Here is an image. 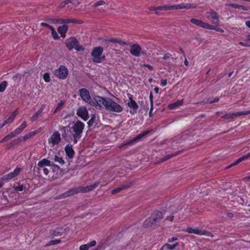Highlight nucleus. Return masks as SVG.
<instances>
[{"label":"nucleus","mask_w":250,"mask_h":250,"mask_svg":"<svg viewBox=\"0 0 250 250\" xmlns=\"http://www.w3.org/2000/svg\"><path fill=\"white\" fill-rule=\"evenodd\" d=\"M97 244V242L95 240H93L87 243L88 246L89 248L95 246Z\"/></svg>","instance_id":"4d7b16f0"},{"label":"nucleus","mask_w":250,"mask_h":250,"mask_svg":"<svg viewBox=\"0 0 250 250\" xmlns=\"http://www.w3.org/2000/svg\"><path fill=\"white\" fill-rule=\"evenodd\" d=\"M64 101H61L58 104L56 108H55V109L54 110V111L53 112V113L54 114L58 112V111L62 107V106L64 105Z\"/></svg>","instance_id":"79ce46f5"},{"label":"nucleus","mask_w":250,"mask_h":250,"mask_svg":"<svg viewBox=\"0 0 250 250\" xmlns=\"http://www.w3.org/2000/svg\"><path fill=\"white\" fill-rule=\"evenodd\" d=\"M89 249V247L87 244L82 245L79 247L80 250H88Z\"/></svg>","instance_id":"6e6d98bb"},{"label":"nucleus","mask_w":250,"mask_h":250,"mask_svg":"<svg viewBox=\"0 0 250 250\" xmlns=\"http://www.w3.org/2000/svg\"><path fill=\"white\" fill-rule=\"evenodd\" d=\"M106 42H112V43H118L121 45H127V44L124 41L119 40L117 38H112L105 40Z\"/></svg>","instance_id":"cd10ccee"},{"label":"nucleus","mask_w":250,"mask_h":250,"mask_svg":"<svg viewBox=\"0 0 250 250\" xmlns=\"http://www.w3.org/2000/svg\"><path fill=\"white\" fill-rule=\"evenodd\" d=\"M65 232V229L62 227L57 228L54 230H51L49 232L50 236L52 237H58L62 235Z\"/></svg>","instance_id":"aec40b11"},{"label":"nucleus","mask_w":250,"mask_h":250,"mask_svg":"<svg viewBox=\"0 0 250 250\" xmlns=\"http://www.w3.org/2000/svg\"><path fill=\"white\" fill-rule=\"evenodd\" d=\"M226 213L227 214V216L230 218H233L234 217V214L233 212H230L229 211H227L226 212Z\"/></svg>","instance_id":"680f3d73"},{"label":"nucleus","mask_w":250,"mask_h":250,"mask_svg":"<svg viewBox=\"0 0 250 250\" xmlns=\"http://www.w3.org/2000/svg\"><path fill=\"white\" fill-rule=\"evenodd\" d=\"M250 157V152L246 154V155L241 157L235 161L234 163L231 164L228 167H231L238 164L239 163L243 161L246 160Z\"/></svg>","instance_id":"393cba45"},{"label":"nucleus","mask_w":250,"mask_h":250,"mask_svg":"<svg viewBox=\"0 0 250 250\" xmlns=\"http://www.w3.org/2000/svg\"><path fill=\"white\" fill-rule=\"evenodd\" d=\"M51 166V162L49 160L44 158L42 159V160L40 161L38 163V171L39 172L41 170V168H43L45 167H49Z\"/></svg>","instance_id":"5701e85b"},{"label":"nucleus","mask_w":250,"mask_h":250,"mask_svg":"<svg viewBox=\"0 0 250 250\" xmlns=\"http://www.w3.org/2000/svg\"><path fill=\"white\" fill-rule=\"evenodd\" d=\"M239 44L244 47H250V44H249V43L248 42L247 39L245 40V42H239Z\"/></svg>","instance_id":"864d4df0"},{"label":"nucleus","mask_w":250,"mask_h":250,"mask_svg":"<svg viewBox=\"0 0 250 250\" xmlns=\"http://www.w3.org/2000/svg\"><path fill=\"white\" fill-rule=\"evenodd\" d=\"M150 11L164 10L167 11V5L160 6L158 7L151 6L148 8Z\"/></svg>","instance_id":"c756f323"},{"label":"nucleus","mask_w":250,"mask_h":250,"mask_svg":"<svg viewBox=\"0 0 250 250\" xmlns=\"http://www.w3.org/2000/svg\"><path fill=\"white\" fill-rule=\"evenodd\" d=\"M41 25L42 26L46 27L47 28H49L50 30L53 27V26H52L51 25H50L45 22H41Z\"/></svg>","instance_id":"bf43d9fd"},{"label":"nucleus","mask_w":250,"mask_h":250,"mask_svg":"<svg viewBox=\"0 0 250 250\" xmlns=\"http://www.w3.org/2000/svg\"><path fill=\"white\" fill-rule=\"evenodd\" d=\"M12 139L10 135L8 134L7 135H6L3 139L1 140L0 142L1 143H3L4 142H7L10 139Z\"/></svg>","instance_id":"603ef678"},{"label":"nucleus","mask_w":250,"mask_h":250,"mask_svg":"<svg viewBox=\"0 0 250 250\" xmlns=\"http://www.w3.org/2000/svg\"><path fill=\"white\" fill-rule=\"evenodd\" d=\"M50 30L51 32V35H52L53 38L54 40L59 39V38H60L59 36L58 35L57 32L56 31V30H55V28L53 27L50 29Z\"/></svg>","instance_id":"ea45409f"},{"label":"nucleus","mask_w":250,"mask_h":250,"mask_svg":"<svg viewBox=\"0 0 250 250\" xmlns=\"http://www.w3.org/2000/svg\"><path fill=\"white\" fill-rule=\"evenodd\" d=\"M94 99L98 104V107H97V108H99L101 109L102 107V104L104 105V108L105 107V106L107 103L108 98L105 99L100 96H95L94 98Z\"/></svg>","instance_id":"6ab92c4d"},{"label":"nucleus","mask_w":250,"mask_h":250,"mask_svg":"<svg viewBox=\"0 0 250 250\" xmlns=\"http://www.w3.org/2000/svg\"><path fill=\"white\" fill-rule=\"evenodd\" d=\"M22 168L20 167H16L13 172L4 175L1 179L2 181L10 180L16 176H17L21 171Z\"/></svg>","instance_id":"f8f14e48"},{"label":"nucleus","mask_w":250,"mask_h":250,"mask_svg":"<svg viewBox=\"0 0 250 250\" xmlns=\"http://www.w3.org/2000/svg\"><path fill=\"white\" fill-rule=\"evenodd\" d=\"M80 192V188L79 187L72 188L62 193L59 198H66L70 196L77 194Z\"/></svg>","instance_id":"a211bd4d"},{"label":"nucleus","mask_w":250,"mask_h":250,"mask_svg":"<svg viewBox=\"0 0 250 250\" xmlns=\"http://www.w3.org/2000/svg\"><path fill=\"white\" fill-rule=\"evenodd\" d=\"M69 71L68 68L63 65H61L60 67L53 71V74L57 78L60 80H65L68 76Z\"/></svg>","instance_id":"7ed1b4c3"},{"label":"nucleus","mask_w":250,"mask_h":250,"mask_svg":"<svg viewBox=\"0 0 250 250\" xmlns=\"http://www.w3.org/2000/svg\"><path fill=\"white\" fill-rule=\"evenodd\" d=\"M211 28H208L209 30H214L217 32H219L221 33H223L224 32V30L222 29L221 28L218 27H215L213 25H211Z\"/></svg>","instance_id":"09e8293b"},{"label":"nucleus","mask_w":250,"mask_h":250,"mask_svg":"<svg viewBox=\"0 0 250 250\" xmlns=\"http://www.w3.org/2000/svg\"><path fill=\"white\" fill-rule=\"evenodd\" d=\"M52 159L56 162L58 163L61 166L65 164L64 161L62 159V157H60L57 155H54V157Z\"/></svg>","instance_id":"f704fd0d"},{"label":"nucleus","mask_w":250,"mask_h":250,"mask_svg":"<svg viewBox=\"0 0 250 250\" xmlns=\"http://www.w3.org/2000/svg\"><path fill=\"white\" fill-rule=\"evenodd\" d=\"M77 115L84 121L89 119L88 110L85 106H80L77 110Z\"/></svg>","instance_id":"9b49d317"},{"label":"nucleus","mask_w":250,"mask_h":250,"mask_svg":"<svg viewBox=\"0 0 250 250\" xmlns=\"http://www.w3.org/2000/svg\"><path fill=\"white\" fill-rule=\"evenodd\" d=\"M179 245V244L178 242H176L173 245H170L168 244H165V246H167V249H169L171 250H173L176 248V247Z\"/></svg>","instance_id":"37998d69"},{"label":"nucleus","mask_w":250,"mask_h":250,"mask_svg":"<svg viewBox=\"0 0 250 250\" xmlns=\"http://www.w3.org/2000/svg\"><path fill=\"white\" fill-rule=\"evenodd\" d=\"M21 142V139L20 138H18L16 139H14L10 141V143L7 144L6 148L7 149H10L14 146L18 145Z\"/></svg>","instance_id":"bb28decb"},{"label":"nucleus","mask_w":250,"mask_h":250,"mask_svg":"<svg viewBox=\"0 0 250 250\" xmlns=\"http://www.w3.org/2000/svg\"><path fill=\"white\" fill-rule=\"evenodd\" d=\"M68 26L66 24H63L62 26H60L58 28V32L61 35V36L64 38L66 36V33L68 31Z\"/></svg>","instance_id":"b1692460"},{"label":"nucleus","mask_w":250,"mask_h":250,"mask_svg":"<svg viewBox=\"0 0 250 250\" xmlns=\"http://www.w3.org/2000/svg\"><path fill=\"white\" fill-rule=\"evenodd\" d=\"M219 101V97H215L213 99L209 100L208 103L209 104H212L214 103H217Z\"/></svg>","instance_id":"052dcab7"},{"label":"nucleus","mask_w":250,"mask_h":250,"mask_svg":"<svg viewBox=\"0 0 250 250\" xmlns=\"http://www.w3.org/2000/svg\"><path fill=\"white\" fill-rule=\"evenodd\" d=\"M18 113L17 110L13 111L9 118L7 119L6 120H5L4 121H6L7 122V124L12 123L14 120L15 119V117L17 115Z\"/></svg>","instance_id":"473e14b6"},{"label":"nucleus","mask_w":250,"mask_h":250,"mask_svg":"<svg viewBox=\"0 0 250 250\" xmlns=\"http://www.w3.org/2000/svg\"><path fill=\"white\" fill-rule=\"evenodd\" d=\"M42 112L40 110H38L30 118V121L32 122H34L36 121L39 117L42 116Z\"/></svg>","instance_id":"e433bc0d"},{"label":"nucleus","mask_w":250,"mask_h":250,"mask_svg":"<svg viewBox=\"0 0 250 250\" xmlns=\"http://www.w3.org/2000/svg\"><path fill=\"white\" fill-rule=\"evenodd\" d=\"M207 18L212 23L218 25L219 23V16L218 14L213 9L207 12Z\"/></svg>","instance_id":"6e6552de"},{"label":"nucleus","mask_w":250,"mask_h":250,"mask_svg":"<svg viewBox=\"0 0 250 250\" xmlns=\"http://www.w3.org/2000/svg\"><path fill=\"white\" fill-rule=\"evenodd\" d=\"M79 94L82 99L87 103H90L91 98L89 91L85 88L79 90Z\"/></svg>","instance_id":"2eb2a0df"},{"label":"nucleus","mask_w":250,"mask_h":250,"mask_svg":"<svg viewBox=\"0 0 250 250\" xmlns=\"http://www.w3.org/2000/svg\"><path fill=\"white\" fill-rule=\"evenodd\" d=\"M180 153V151H176L174 153H171L170 154H167V155H166L165 156L163 157V158H162V159H161V162L165 161L174 156H176L179 155Z\"/></svg>","instance_id":"7c9ffc66"},{"label":"nucleus","mask_w":250,"mask_h":250,"mask_svg":"<svg viewBox=\"0 0 250 250\" xmlns=\"http://www.w3.org/2000/svg\"><path fill=\"white\" fill-rule=\"evenodd\" d=\"M69 3H72V0H66L64 1H62L59 5V7L60 8H63L66 4Z\"/></svg>","instance_id":"a18cd8bd"},{"label":"nucleus","mask_w":250,"mask_h":250,"mask_svg":"<svg viewBox=\"0 0 250 250\" xmlns=\"http://www.w3.org/2000/svg\"><path fill=\"white\" fill-rule=\"evenodd\" d=\"M167 79H162L161 81V85L162 86H165L167 84Z\"/></svg>","instance_id":"e2e57ef3"},{"label":"nucleus","mask_w":250,"mask_h":250,"mask_svg":"<svg viewBox=\"0 0 250 250\" xmlns=\"http://www.w3.org/2000/svg\"><path fill=\"white\" fill-rule=\"evenodd\" d=\"M10 136H11V138L15 137L17 135H18V133L16 132V130L11 132L9 134Z\"/></svg>","instance_id":"338daca9"},{"label":"nucleus","mask_w":250,"mask_h":250,"mask_svg":"<svg viewBox=\"0 0 250 250\" xmlns=\"http://www.w3.org/2000/svg\"><path fill=\"white\" fill-rule=\"evenodd\" d=\"M151 130H146L144 132H142L141 133L139 134L138 135H137L135 138L134 139V140H137L138 139H141L143 137L147 135L148 133L150 132Z\"/></svg>","instance_id":"a19ab883"},{"label":"nucleus","mask_w":250,"mask_h":250,"mask_svg":"<svg viewBox=\"0 0 250 250\" xmlns=\"http://www.w3.org/2000/svg\"><path fill=\"white\" fill-rule=\"evenodd\" d=\"M141 47L138 44H133L130 46V53L135 56L139 57L141 54Z\"/></svg>","instance_id":"f3484780"},{"label":"nucleus","mask_w":250,"mask_h":250,"mask_svg":"<svg viewBox=\"0 0 250 250\" xmlns=\"http://www.w3.org/2000/svg\"><path fill=\"white\" fill-rule=\"evenodd\" d=\"M168 10H179L182 9H190L192 7L191 4L190 3H182L181 4H177V5H167Z\"/></svg>","instance_id":"4468645a"},{"label":"nucleus","mask_w":250,"mask_h":250,"mask_svg":"<svg viewBox=\"0 0 250 250\" xmlns=\"http://www.w3.org/2000/svg\"><path fill=\"white\" fill-rule=\"evenodd\" d=\"M37 133H38V132L36 130H34L33 131H31L29 133L25 134L23 137V141H25L31 138L32 137L34 136L35 135H36L37 134Z\"/></svg>","instance_id":"72a5a7b5"},{"label":"nucleus","mask_w":250,"mask_h":250,"mask_svg":"<svg viewBox=\"0 0 250 250\" xmlns=\"http://www.w3.org/2000/svg\"><path fill=\"white\" fill-rule=\"evenodd\" d=\"M100 185V182H95L93 184L85 187L79 186L80 192H87L93 190L97 188Z\"/></svg>","instance_id":"dca6fc26"},{"label":"nucleus","mask_w":250,"mask_h":250,"mask_svg":"<svg viewBox=\"0 0 250 250\" xmlns=\"http://www.w3.org/2000/svg\"><path fill=\"white\" fill-rule=\"evenodd\" d=\"M55 22L58 24H65V19L62 18L56 19L55 20Z\"/></svg>","instance_id":"8fccbe9b"},{"label":"nucleus","mask_w":250,"mask_h":250,"mask_svg":"<svg viewBox=\"0 0 250 250\" xmlns=\"http://www.w3.org/2000/svg\"><path fill=\"white\" fill-rule=\"evenodd\" d=\"M61 141V134L58 131H54L48 139V143L52 146L58 145Z\"/></svg>","instance_id":"1a4fd4ad"},{"label":"nucleus","mask_w":250,"mask_h":250,"mask_svg":"<svg viewBox=\"0 0 250 250\" xmlns=\"http://www.w3.org/2000/svg\"><path fill=\"white\" fill-rule=\"evenodd\" d=\"M183 101H184L183 99H182L180 100H178L176 102H175L174 103L168 104V108L171 110L174 109L175 108H176L177 107L182 105L183 104Z\"/></svg>","instance_id":"a878e982"},{"label":"nucleus","mask_w":250,"mask_h":250,"mask_svg":"<svg viewBox=\"0 0 250 250\" xmlns=\"http://www.w3.org/2000/svg\"><path fill=\"white\" fill-rule=\"evenodd\" d=\"M127 95L129 98V102L126 104V105L130 108V110H129V113L132 115H134L137 113L139 106L133 100V95L130 94H128Z\"/></svg>","instance_id":"423d86ee"},{"label":"nucleus","mask_w":250,"mask_h":250,"mask_svg":"<svg viewBox=\"0 0 250 250\" xmlns=\"http://www.w3.org/2000/svg\"><path fill=\"white\" fill-rule=\"evenodd\" d=\"M64 150L66 155L69 158L72 159L73 158L75 154V151L73 148L72 145H66L65 146Z\"/></svg>","instance_id":"412c9836"},{"label":"nucleus","mask_w":250,"mask_h":250,"mask_svg":"<svg viewBox=\"0 0 250 250\" xmlns=\"http://www.w3.org/2000/svg\"><path fill=\"white\" fill-rule=\"evenodd\" d=\"M250 114V110L236 112L231 113H227L223 115L221 117L224 119H233L235 117L247 115Z\"/></svg>","instance_id":"9d476101"},{"label":"nucleus","mask_w":250,"mask_h":250,"mask_svg":"<svg viewBox=\"0 0 250 250\" xmlns=\"http://www.w3.org/2000/svg\"><path fill=\"white\" fill-rule=\"evenodd\" d=\"M185 231L189 233H194L198 235H205L211 237H213L214 236L213 234L210 231L200 230L199 229H194L191 227L187 228Z\"/></svg>","instance_id":"0eeeda50"},{"label":"nucleus","mask_w":250,"mask_h":250,"mask_svg":"<svg viewBox=\"0 0 250 250\" xmlns=\"http://www.w3.org/2000/svg\"><path fill=\"white\" fill-rule=\"evenodd\" d=\"M151 217L152 218H155L156 217L157 221L158 219H162L163 218V213L160 211H154Z\"/></svg>","instance_id":"c9c22d12"},{"label":"nucleus","mask_w":250,"mask_h":250,"mask_svg":"<svg viewBox=\"0 0 250 250\" xmlns=\"http://www.w3.org/2000/svg\"><path fill=\"white\" fill-rule=\"evenodd\" d=\"M171 56V54H169V53H166V54H165L163 56V59L164 60H166L168 58H169V57Z\"/></svg>","instance_id":"69168bd1"},{"label":"nucleus","mask_w":250,"mask_h":250,"mask_svg":"<svg viewBox=\"0 0 250 250\" xmlns=\"http://www.w3.org/2000/svg\"><path fill=\"white\" fill-rule=\"evenodd\" d=\"M61 240L60 239H55L53 240H51L46 245V246H49L53 245L58 244L61 243Z\"/></svg>","instance_id":"c03bdc74"},{"label":"nucleus","mask_w":250,"mask_h":250,"mask_svg":"<svg viewBox=\"0 0 250 250\" xmlns=\"http://www.w3.org/2000/svg\"><path fill=\"white\" fill-rule=\"evenodd\" d=\"M229 5L232 8L239 9L240 4L236 3H230Z\"/></svg>","instance_id":"13d9d810"},{"label":"nucleus","mask_w":250,"mask_h":250,"mask_svg":"<svg viewBox=\"0 0 250 250\" xmlns=\"http://www.w3.org/2000/svg\"><path fill=\"white\" fill-rule=\"evenodd\" d=\"M156 223V218H152V217H148L143 223V227L145 228H148L152 227Z\"/></svg>","instance_id":"4be33fe9"},{"label":"nucleus","mask_w":250,"mask_h":250,"mask_svg":"<svg viewBox=\"0 0 250 250\" xmlns=\"http://www.w3.org/2000/svg\"><path fill=\"white\" fill-rule=\"evenodd\" d=\"M43 78L45 82L49 83L50 81L49 73L48 72L45 73L43 75Z\"/></svg>","instance_id":"49530a36"},{"label":"nucleus","mask_w":250,"mask_h":250,"mask_svg":"<svg viewBox=\"0 0 250 250\" xmlns=\"http://www.w3.org/2000/svg\"><path fill=\"white\" fill-rule=\"evenodd\" d=\"M95 119V117L93 115L87 122L88 127H91L93 125Z\"/></svg>","instance_id":"3c124183"},{"label":"nucleus","mask_w":250,"mask_h":250,"mask_svg":"<svg viewBox=\"0 0 250 250\" xmlns=\"http://www.w3.org/2000/svg\"><path fill=\"white\" fill-rule=\"evenodd\" d=\"M143 67H146V68H147L149 70H151V71L153 70V67L151 65H149V64H144L143 65Z\"/></svg>","instance_id":"0e129e2a"},{"label":"nucleus","mask_w":250,"mask_h":250,"mask_svg":"<svg viewBox=\"0 0 250 250\" xmlns=\"http://www.w3.org/2000/svg\"><path fill=\"white\" fill-rule=\"evenodd\" d=\"M71 125V126H68V131L71 134L73 144H76L82 137L85 125L80 120L73 122Z\"/></svg>","instance_id":"f257e3e1"},{"label":"nucleus","mask_w":250,"mask_h":250,"mask_svg":"<svg viewBox=\"0 0 250 250\" xmlns=\"http://www.w3.org/2000/svg\"><path fill=\"white\" fill-rule=\"evenodd\" d=\"M8 85V83L6 81H3L0 83V92H3L5 91Z\"/></svg>","instance_id":"58836bf2"},{"label":"nucleus","mask_w":250,"mask_h":250,"mask_svg":"<svg viewBox=\"0 0 250 250\" xmlns=\"http://www.w3.org/2000/svg\"><path fill=\"white\" fill-rule=\"evenodd\" d=\"M43 173L45 175H47L48 174V173H49V169H48L47 168H45V167L43 168Z\"/></svg>","instance_id":"774afa93"},{"label":"nucleus","mask_w":250,"mask_h":250,"mask_svg":"<svg viewBox=\"0 0 250 250\" xmlns=\"http://www.w3.org/2000/svg\"><path fill=\"white\" fill-rule=\"evenodd\" d=\"M65 46L69 51L72 50L73 48L77 51L82 50V47L80 46L78 41L75 37H70L66 40Z\"/></svg>","instance_id":"39448f33"},{"label":"nucleus","mask_w":250,"mask_h":250,"mask_svg":"<svg viewBox=\"0 0 250 250\" xmlns=\"http://www.w3.org/2000/svg\"><path fill=\"white\" fill-rule=\"evenodd\" d=\"M129 187L128 186L126 185H123L117 188H115L111 190V194H114L118 192H120L124 189H125Z\"/></svg>","instance_id":"c85d7f7f"},{"label":"nucleus","mask_w":250,"mask_h":250,"mask_svg":"<svg viewBox=\"0 0 250 250\" xmlns=\"http://www.w3.org/2000/svg\"><path fill=\"white\" fill-rule=\"evenodd\" d=\"M71 23L81 24V23H82L83 22L81 21V20H80L65 19V24Z\"/></svg>","instance_id":"4c0bfd02"},{"label":"nucleus","mask_w":250,"mask_h":250,"mask_svg":"<svg viewBox=\"0 0 250 250\" xmlns=\"http://www.w3.org/2000/svg\"><path fill=\"white\" fill-rule=\"evenodd\" d=\"M104 49L102 46H97L93 48L91 53V56L92 57V61L95 63H101L105 59L104 55L102 56Z\"/></svg>","instance_id":"f03ea898"},{"label":"nucleus","mask_w":250,"mask_h":250,"mask_svg":"<svg viewBox=\"0 0 250 250\" xmlns=\"http://www.w3.org/2000/svg\"><path fill=\"white\" fill-rule=\"evenodd\" d=\"M105 3V1L103 0H100L95 2L93 5L94 7H96L101 5H103Z\"/></svg>","instance_id":"de8ad7c7"},{"label":"nucleus","mask_w":250,"mask_h":250,"mask_svg":"<svg viewBox=\"0 0 250 250\" xmlns=\"http://www.w3.org/2000/svg\"><path fill=\"white\" fill-rule=\"evenodd\" d=\"M25 188V187L23 185H19L15 187V189L18 191H22Z\"/></svg>","instance_id":"5fc2aeb1"},{"label":"nucleus","mask_w":250,"mask_h":250,"mask_svg":"<svg viewBox=\"0 0 250 250\" xmlns=\"http://www.w3.org/2000/svg\"><path fill=\"white\" fill-rule=\"evenodd\" d=\"M26 126L27 123L26 122V121H24L22 123V124L20 125L19 127H18L15 129L16 132L18 133V134H20L26 128Z\"/></svg>","instance_id":"2f4dec72"},{"label":"nucleus","mask_w":250,"mask_h":250,"mask_svg":"<svg viewBox=\"0 0 250 250\" xmlns=\"http://www.w3.org/2000/svg\"><path fill=\"white\" fill-rule=\"evenodd\" d=\"M105 109L110 111L118 113L121 112L123 110V108L121 105L110 98H108Z\"/></svg>","instance_id":"20e7f679"},{"label":"nucleus","mask_w":250,"mask_h":250,"mask_svg":"<svg viewBox=\"0 0 250 250\" xmlns=\"http://www.w3.org/2000/svg\"><path fill=\"white\" fill-rule=\"evenodd\" d=\"M190 21L192 23L204 29H208V28H211L212 27L211 24L203 22L202 20L199 19L193 18L190 20Z\"/></svg>","instance_id":"ddd939ff"}]
</instances>
